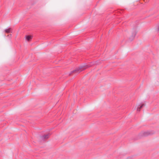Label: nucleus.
<instances>
[{
  "mask_svg": "<svg viewBox=\"0 0 159 159\" xmlns=\"http://www.w3.org/2000/svg\"><path fill=\"white\" fill-rule=\"evenodd\" d=\"M89 67V66L87 65H83L77 68L76 69L71 72V74L74 73L76 74H79L81 71L85 70Z\"/></svg>",
  "mask_w": 159,
  "mask_h": 159,
  "instance_id": "f257e3e1",
  "label": "nucleus"
},
{
  "mask_svg": "<svg viewBox=\"0 0 159 159\" xmlns=\"http://www.w3.org/2000/svg\"><path fill=\"white\" fill-rule=\"evenodd\" d=\"M136 27H135L133 29V31L132 33V35L129 38V41H132L134 38L137 33V32L136 31Z\"/></svg>",
  "mask_w": 159,
  "mask_h": 159,
  "instance_id": "f03ea898",
  "label": "nucleus"
},
{
  "mask_svg": "<svg viewBox=\"0 0 159 159\" xmlns=\"http://www.w3.org/2000/svg\"><path fill=\"white\" fill-rule=\"evenodd\" d=\"M49 136L48 134L44 135L41 137V139L43 140H44L48 139L49 138Z\"/></svg>",
  "mask_w": 159,
  "mask_h": 159,
  "instance_id": "7ed1b4c3",
  "label": "nucleus"
},
{
  "mask_svg": "<svg viewBox=\"0 0 159 159\" xmlns=\"http://www.w3.org/2000/svg\"><path fill=\"white\" fill-rule=\"evenodd\" d=\"M25 37L26 40L28 41L31 40L32 38V37L31 35H26Z\"/></svg>",
  "mask_w": 159,
  "mask_h": 159,
  "instance_id": "20e7f679",
  "label": "nucleus"
},
{
  "mask_svg": "<svg viewBox=\"0 0 159 159\" xmlns=\"http://www.w3.org/2000/svg\"><path fill=\"white\" fill-rule=\"evenodd\" d=\"M151 134L150 132L149 131H147L144 132L142 134V136H146L150 135Z\"/></svg>",
  "mask_w": 159,
  "mask_h": 159,
  "instance_id": "39448f33",
  "label": "nucleus"
},
{
  "mask_svg": "<svg viewBox=\"0 0 159 159\" xmlns=\"http://www.w3.org/2000/svg\"><path fill=\"white\" fill-rule=\"evenodd\" d=\"M11 30V28H9L8 29H6L5 30V31L6 33H9L10 32Z\"/></svg>",
  "mask_w": 159,
  "mask_h": 159,
  "instance_id": "423d86ee",
  "label": "nucleus"
},
{
  "mask_svg": "<svg viewBox=\"0 0 159 159\" xmlns=\"http://www.w3.org/2000/svg\"><path fill=\"white\" fill-rule=\"evenodd\" d=\"M144 106V104L141 103L140 104V109L141 108H142Z\"/></svg>",
  "mask_w": 159,
  "mask_h": 159,
  "instance_id": "0eeeda50",
  "label": "nucleus"
},
{
  "mask_svg": "<svg viewBox=\"0 0 159 159\" xmlns=\"http://www.w3.org/2000/svg\"><path fill=\"white\" fill-rule=\"evenodd\" d=\"M126 159H132V158L131 157H128Z\"/></svg>",
  "mask_w": 159,
  "mask_h": 159,
  "instance_id": "6e6552de",
  "label": "nucleus"
},
{
  "mask_svg": "<svg viewBox=\"0 0 159 159\" xmlns=\"http://www.w3.org/2000/svg\"><path fill=\"white\" fill-rule=\"evenodd\" d=\"M139 108V107H138V108H137V111H138Z\"/></svg>",
  "mask_w": 159,
  "mask_h": 159,
  "instance_id": "1a4fd4ad",
  "label": "nucleus"
}]
</instances>
